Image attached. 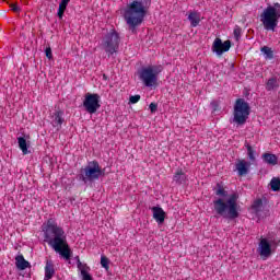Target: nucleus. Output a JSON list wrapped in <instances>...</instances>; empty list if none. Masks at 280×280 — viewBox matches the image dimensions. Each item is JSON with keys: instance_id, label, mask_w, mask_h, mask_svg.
<instances>
[{"instance_id": "1", "label": "nucleus", "mask_w": 280, "mask_h": 280, "mask_svg": "<svg viewBox=\"0 0 280 280\" xmlns=\"http://www.w3.org/2000/svg\"><path fill=\"white\" fill-rule=\"evenodd\" d=\"M43 233L44 242H47L55 253H59L66 261H69L71 259V248L69 247V243H67L65 230L58 226V223L54 219H48L47 223L43 224Z\"/></svg>"}, {"instance_id": "2", "label": "nucleus", "mask_w": 280, "mask_h": 280, "mask_svg": "<svg viewBox=\"0 0 280 280\" xmlns=\"http://www.w3.org/2000/svg\"><path fill=\"white\" fill-rule=\"evenodd\" d=\"M148 5H150V0H135L125 9L124 19L132 34H137V27L143 23L148 14Z\"/></svg>"}, {"instance_id": "3", "label": "nucleus", "mask_w": 280, "mask_h": 280, "mask_svg": "<svg viewBox=\"0 0 280 280\" xmlns=\"http://www.w3.org/2000/svg\"><path fill=\"white\" fill-rule=\"evenodd\" d=\"M237 200H240L237 192L230 195L226 202H224V199L219 198L213 201L214 211L226 220H236V218H240Z\"/></svg>"}, {"instance_id": "4", "label": "nucleus", "mask_w": 280, "mask_h": 280, "mask_svg": "<svg viewBox=\"0 0 280 280\" xmlns=\"http://www.w3.org/2000/svg\"><path fill=\"white\" fill-rule=\"evenodd\" d=\"M104 176H106V170L100 166V162L91 161L85 167L80 170L79 180L86 185V183H95V180H100Z\"/></svg>"}, {"instance_id": "5", "label": "nucleus", "mask_w": 280, "mask_h": 280, "mask_svg": "<svg viewBox=\"0 0 280 280\" xmlns=\"http://www.w3.org/2000/svg\"><path fill=\"white\" fill-rule=\"evenodd\" d=\"M279 19H280L279 3H275L273 7L272 5L267 7L260 14V21L265 30H267V32H275V30L277 28V25H279Z\"/></svg>"}, {"instance_id": "6", "label": "nucleus", "mask_w": 280, "mask_h": 280, "mask_svg": "<svg viewBox=\"0 0 280 280\" xmlns=\"http://www.w3.org/2000/svg\"><path fill=\"white\" fill-rule=\"evenodd\" d=\"M234 124L237 126H244L250 115V105L244 98H237L234 104Z\"/></svg>"}, {"instance_id": "7", "label": "nucleus", "mask_w": 280, "mask_h": 280, "mask_svg": "<svg viewBox=\"0 0 280 280\" xmlns=\"http://www.w3.org/2000/svg\"><path fill=\"white\" fill-rule=\"evenodd\" d=\"M162 71L163 66H149L140 70L139 78L145 86H154L159 80V73Z\"/></svg>"}, {"instance_id": "8", "label": "nucleus", "mask_w": 280, "mask_h": 280, "mask_svg": "<svg viewBox=\"0 0 280 280\" xmlns=\"http://www.w3.org/2000/svg\"><path fill=\"white\" fill-rule=\"evenodd\" d=\"M119 43H121V37L117 31L112 30L105 35L102 46L108 56H113V54H117V51H119Z\"/></svg>"}, {"instance_id": "9", "label": "nucleus", "mask_w": 280, "mask_h": 280, "mask_svg": "<svg viewBox=\"0 0 280 280\" xmlns=\"http://www.w3.org/2000/svg\"><path fill=\"white\" fill-rule=\"evenodd\" d=\"M101 96L97 93H86L83 101V106L90 115H95L97 110L102 107L100 104Z\"/></svg>"}, {"instance_id": "10", "label": "nucleus", "mask_w": 280, "mask_h": 280, "mask_svg": "<svg viewBox=\"0 0 280 280\" xmlns=\"http://www.w3.org/2000/svg\"><path fill=\"white\" fill-rule=\"evenodd\" d=\"M231 49V40L222 42L221 38H215L212 44V51L217 54V56H222V54L229 51Z\"/></svg>"}, {"instance_id": "11", "label": "nucleus", "mask_w": 280, "mask_h": 280, "mask_svg": "<svg viewBox=\"0 0 280 280\" xmlns=\"http://www.w3.org/2000/svg\"><path fill=\"white\" fill-rule=\"evenodd\" d=\"M258 253L262 259H268L272 255V245L268 242V238H261L258 245Z\"/></svg>"}, {"instance_id": "12", "label": "nucleus", "mask_w": 280, "mask_h": 280, "mask_svg": "<svg viewBox=\"0 0 280 280\" xmlns=\"http://www.w3.org/2000/svg\"><path fill=\"white\" fill-rule=\"evenodd\" d=\"M65 112L57 109L54 114H52V121L51 125L54 126V128H57V130H60V128H62V124H65Z\"/></svg>"}, {"instance_id": "13", "label": "nucleus", "mask_w": 280, "mask_h": 280, "mask_svg": "<svg viewBox=\"0 0 280 280\" xmlns=\"http://www.w3.org/2000/svg\"><path fill=\"white\" fill-rule=\"evenodd\" d=\"M151 211H153V218L158 222V224H163L165 222V212L161 207H152Z\"/></svg>"}, {"instance_id": "14", "label": "nucleus", "mask_w": 280, "mask_h": 280, "mask_svg": "<svg viewBox=\"0 0 280 280\" xmlns=\"http://www.w3.org/2000/svg\"><path fill=\"white\" fill-rule=\"evenodd\" d=\"M250 167V163L245 160H238L236 163V170L238 172V176H246L248 174V170Z\"/></svg>"}, {"instance_id": "15", "label": "nucleus", "mask_w": 280, "mask_h": 280, "mask_svg": "<svg viewBox=\"0 0 280 280\" xmlns=\"http://www.w3.org/2000/svg\"><path fill=\"white\" fill-rule=\"evenodd\" d=\"M77 259H78V268L81 272L82 280H93V276L89 273V270H91V268L86 267V265H82V261H80V257H77Z\"/></svg>"}, {"instance_id": "16", "label": "nucleus", "mask_w": 280, "mask_h": 280, "mask_svg": "<svg viewBox=\"0 0 280 280\" xmlns=\"http://www.w3.org/2000/svg\"><path fill=\"white\" fill-rule=\"evenodd\" d=\"M15 266L18 270H26V268H30V261L25 260V257L23 255H18L15 257Z\"/></svg>"}, {"instance_id": "17", "label": "nucleus", "mask_w": 280, "mask_h": 280, "mask_svg": "<svg viewBox=\"0 0 280 280\" xmlns=\"http://www.w3.org/2000/svg\"><path fill=\"white\" fill-rule=\"evenodd\" d=\"M54 275H56L54 262L51 260H47L45 266V277L46 279H52Z\"/></svg>"}, {"instance_id": "18", "label": "nucleus", "mask_w": 280, "mask_h": 280, "mask_svg": "<svg viewBox=\"0 0 280 280\" xmlns=\"http://www.w3.org/2000/svg\"><path fill=\"white\" fill-rule=\"evenodd\" d=\"M262 161L264 163H267V165H277V163H279V158L272 153H264Z\"/></svg>"}, {"instance_id": "19", "label": "nucleus", "mask_w": 280, "mask_h": 280, "mask_svg": "<svg viewBox=\"0 0 280 280\" xmlns=\"http://www.w3.org/2000/svg\"><path fill=\"white\" fill-rule=\"evenodd\" d=\"M173 180H175L177 183V185H183V183H185V180H187V175H185V172H183V170H178L175 173Z\"/></svg>"}, {"instance_id": "20", "label": "nucleus", "mask_w": 280, "mask_h": 280, "mask_svg": "<svg viewBox=\"0 0 280 280\" xmlns=\"http://www.w3.org/2000/svg\"><path fill=\"white\" fill-rule=\"evenodd\" d=\"M69 1L71 0H61L59 3L57 15L60 20L65 16V12L67 10V5H69Z\"/></svg>"}, {"instance_id": "21", "label": "nucleus", "mask_w": 280, "mask_h": 280, "mask_svg": "<svg viewBox=\"0 0 280 280\" xmlns=\"http://www.w3.org/2000/svg\"><path fill=\"white\" fill-rule=\"evenodd\" d=\"M18 143H19V148H20V150H22L23 154H30V150H27L30 148V145L27 144V140H25L24 137H19Z\"/></svg>"}, {"instance_id": "22", "label": "nucleus", "mask_w": 280, "mask_h": 280, "mask_svg": "<svg viewBox=\"0 0 280 280\" xmlns=\"http://www.w3.org/2000/svg\"><path fill=\"white\" fill-rule=\"evenodd\" d=\"M213 191L215 196H220L221 198H226L229 196V191H226L224 186H222L220 183L217 184V187L213 188Z\"/></svg>"}, {"instance_id": "23", "label": "nucleus", "mask_w": 280, "mask_h": 280, "mask_svg": "<svg viewBox=\"0 0 280 280\" xmlns=\"http://www.w3.org/2000/svg\"><path fill=\"white\" fill-rule=\"evenodd\" d=\"M252 209H253L254 213H256L257 215H260L261 209H264V200L256 199L254 201V203L252 205Z\"/></svg>"}, {"instance_id": "24", "label": "nucleus", "mask_w": 280, "mask_h": 280, "mask_svg": "<svg viewBox=\"0 0 280 280\" xmlns=\"http://www.w3.org/2000/svg\"><path fill=\"white\" fill-rule=\"evenodd\" d=\"M188 20L190 21L191 27H198V25L200 24V16H198V13L196 12H191L188 15Z\"/></svg>"}, {"instance_id": "25", "label": "nucleus", "mask_w": 280, "mask_h": 280, "mask_svg": "<svg viewBox=\"0 0 280 280\" xmlns=\"http://www.w3.org/2000/svg\"><path fill=\"white\" fill-rule=\"evenodd\" d=\"M261 54L265 55L266 60H272L275 58V54L272 52V48L268 46H264L260 49Z\"/></svg>"}, {"instance_id": "26", "label": "nucleus", "mask_w": 280, "mask_h": 280, "mask_svg": "<svg viewBox=\"0 0 280 280\" xmlns=\"http://www.w3.org/2000/svg\"><path fill=\"white\" fill-rule=\"evenodd\" d=\"M279 82L277 81V78H271L266 83V89L268 91H275V89H278Z\"/></svg>"}, {"instance_id": "27", "label": "nucleus", "mask_w": 280, "mask_h": 280, "mask_svg": "<svg viewBox=\"0 0 280 280\" xmlns=\"http://www.w3.org/2000/svg\"><path fill=\"white\" fill-rule=\"evenodd\" d=\"M269 185L271 187V191H280V179L278 177H273Z\"/></svg>"}, {"instance_id": "28", "label": "nucleus", "mask_w": 280, "mask_h": 280, "mask_svg": "<svg viewBox=\"0 0 280 280\" xmlns=\"http://www.w3.org/2000/svg\"><path fill=\"white\" fill-rule=\"evenodd\" d=\"M245 148L247 149V156L249 161H255V150H253V147L248 144V142H245Z\"/></svg>"}, {"instance_id": "29", "label": "nucleus", "mask_w": 280, "mask_h": 280, "mask_svg": "<svg viewBox=\"0 0 280 280\" xmlns=\"http://www.w3.org/2000/svg\"><path fill=\"white\" fill-rule=\"evenodd\" d=\"M108 264H110V260L108 259V257L102 256L101 257V266H102V268H105V270H108V268H109Z\"/></svg>"}, {"instance_id": "30", "label": "nucleus", "mask_w": 280, "mask_h": 280, "mask_svg": "<svg viewBox=\"0 0 280 280\" xmlns=\"http://www.w3.org/2000/svg\"><path fill=\"white\" fill-rule=\"evenodd\" d=\"M234 38H235V40H240V38H242V27L235 26Z\"/></svg>"}, {"instance_id": "31", "label": "nucleus", "mask_w": 280, "mask_h": 280, "mask_svg": "<svg viewBox=\"0 0 280 280\" xmlns=\"http://www.w3.org/2000/svg\"><path fill=\"white\" fill-rule=\"evenodd\" d=\"M139 100H141V95H139V94L130 96L129 97V104H137L139 102Z\"/></svg>"}, {"instance_id": "32", "label": "nucleus", "mask_w": 280, "mask_h": 280, "mask_svg": "<svg viewBox=\"0 0 280 280\" xmlns=\"http://www.w3.org/2000/svg\"><path fill=\"white\" fill-rule=\"evenodd\" d=\"M45 54L48 60H51L54 58V55L51 54V47L46 48Z\"/></svg>"}, {"instance_id": "33", "label": "nucleus", "mask_w": 280, "mask_h": 280, "mask_svg": "<svg viewBox=\"0 0 280 280\" xmlns=\"http://www.w3.org/2000/svg\"><path fill=\"white\" fill-rule=\"evenodd\" d=\"M10 8L13 12H21V8H19L18 3H11Z\"/></svg>"}, {"instance_id": "34", "label": "nucleus", "mask_w": 280, "mask_h": 280, "mask_svg": "<svg viewBox=\"0 0 280 280\" xmlns=\"http://www.w3.org/2000/svg\"><path fill=\"white\" fill-rule=\"evenodd\" d=\"M149 108H150L151 113H156L159 105L156 103H151L149 105Z\"/></svg>"}, {"instance_id": "35", "label": "nucleus", "mask_w": 280, "mask_h": 280, "mask_svg": "<svg viewBox=\"0 0 280 280\" xmlns=\"http://www.w3.org/2000/svg\"><path fill=\"white\" fill-rule=\"evenodd\" d=\"M211 108L213 112H215V110H218V108H220V104L218 103V101L211 102Z\"/></svg>"}, {"instance_id": "36", "label": "nucleus", "mask_w": 280, "mask_h": 280, "mask_svg": "<svg viewBox=\"0 0 280 280\" xmlns=\"http://www.w3.org/2000/svg\"><path fill=\"white\" fill-rule=\"evenodd\" d=\"M104 80H108V77L106 74H103Z\"/></svg>"}, {"instance_id": "37", "label": "nucleus", "mask_w": 280, "mask_h": 280, "mask_svg": "<svg viewBox=\"0 0 280 280\" xmlns=\"http://www.w3.org/2000/svg\"><path fill=\"white\" fill-rule=\"evenodd\" d=\"M50 278L45 277L44 280H49Z\"/></svg>"}]
</instances>
